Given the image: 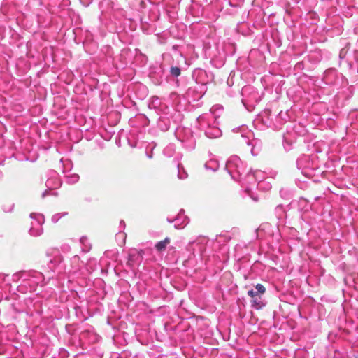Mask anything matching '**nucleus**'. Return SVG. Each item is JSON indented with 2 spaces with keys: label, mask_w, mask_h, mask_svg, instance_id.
<instances>
[{
  "label": "nucleus",
  "mask_w": 358,
  "mask_h": 358,
  "mask_svg": "<svg viewBox=\"0 0 358 358\" xmlns=\"http://www.w3.org/2000/svg\"><path fill=\"white\" fill-rule=\"evenodd\" d=\"M45 275L36 271H21L12 275L13 282L21 280L17 287L18 292L21 293L36 291L37 286H43L45 284Z\"/></svg>",
  "instance_id": "f257e3e1"
},
{
  "label": "nucleus",
  "mask_w": 358,
  "mask_h": 358,
  "mask_svg": "<svg viewBox=\"0 0 358 358\" xmlns=\"http://www.w3.org/2000/svg\"><path fill=\"white\" fill-rule=\"evenodd\" d=\"M198 127L204 132L208 138H217L221 136L222 131L216 118L212 114L201 115L197 118Z\"/></svg>",
  "instance_id": "f03ea898"
},
{
  "label": "nucleus",
  "mask_w": 358,
  "mask_h": 358,
  "mask_svg": "<svg viewBox=\"0 0 358 358\" xmlns=\"http://www.w3.org/2000/svg\"><path fill=\"white\" fill-rule=\"evenodd\" d=\"M225 169L231 178L241 181L242 176L246 173V166L237 155L231 156L226 162Z\"/></svg>",
  "instance_id": "7ed1b4c3"
},
{
  "label": "nucleus",
  "mask_w": 358,
  "mask_h": 358,
  "mask_svg": "<svg viewBox=\"0 0 358 358\" xmlns=\"http://www.w3.org/2000/svg\"><path fill=\"white\" fill-rule=\"evenodd\" d=\"M175 136L187 150H192L195 148L196 139L192 129L179 126L175 131Z\"/></svg>",
  "instance_id": "20e7f679"
},
{
  "label": "nucleus",
  "mask_w": 358,
  "mask_h": 358,
  "mask_svg": "<svg viewBox=\"0 0 358 358\" xmlns=\"http://www.w3.org/2000/svg\"><path fill=\"white\" fill-rule=\"evenodd\" d=\"M45 278L50 280L55 276H59L66 273V267L63 264V259L61 255H57L50 259L44 268Z\"/></svg>",
  "instance_id": "39448f33"
},
{
  "label": "nucleus",
  "mask_w": 358,
  "mask_h": 358,
  "mask_svg": "<svg viewBox=\"0 0 358 358\" xmlns=\"http://www.w3.org/2000/svg\"><path fill=\"white\" fill-rule=\"evenodd\" d=\"M242 103L248 110L253 108L260 101L258 92L251 86H245L242 89Z\"/></svg>",
  "instance_id": "423d86ee"
},
{
  "label": "nucleus",
  "mask_w": 358,
  "mask_h": 358,
  "mask_svg": "<svg viewBox=\"0 0 358 358\" xmlns=\"http://www.w3.org/2000/svg\"><path fill=\"white\" fill-rule=\"evenodd\" d=\"M265 173L259 170H256L253 173H247V181L250 180V179H254V182L251 187H246V192L255 201H257L258 199L257 198L252 196V191L255 188H263V185L264 184V179L265 178Z\"/></svg>",
  "instance_id": "0eeeda50"
},
{
  "label": "nucleus",
  "mask_w": 358,
  "mask_h": 358,
  "mask_svg": "<svg viewBox=\"0 0 358 358\" xmlns=\"http://www.w3.org/2000/svg\"><path fill=\"white\" fill-rule=\"evenodd\" d=\"M29 217L33 220L29 231V234L32 236H41L43 232L42 226L45 222L44 215L41 213H32L30 214Z\"/></svg>",
  "instance_id": "6e6552de"
},
{
  "label": "nucleus",
  "mask_w": 358,
  "mask_h": 358,
  "mask_svg": "<svg viewBox=\"0 0 358 358\" xmlns=\"http://www.w3.org/2000/svg\"><path fill=\"white\" fill-rule=\"evenodd\" d=\"M250 136H252V135L249 131L247 132V134H241V143L245 144L248 148H250V151L252 155L256 156L260 152L262 143L258 139L252 138L250 140Z\"/></svg>",
  "instance_id": "1a4fd4ad"
},
{
  "label": "nucleus",
  "mask_w": 358,
  "mask_h": 358,
  "mask_svg": "<svg viewBox=\"0 0 358 358\" xmlns=\"http://www.w3.org/2000/svg\"><path fill=\"white\" fill-rule=\"evenodd\" d=\"M192 78L195 80L196 84L200 85H206L213 80V77L211 73H208L204 69L197 68L195 69L192 72Z\"/></svg>",
  "instance_id": "9d476101"
},
{
  "label": "nucleus",
  "mask_w": 358,
  "mask_h": 358,
  "mask_svg": "<svg viewBox=\"0 0 358 358\" xmlns=\"http://www.w3.org/2000/svg\"><path fill=\"white\" fill-rule=\"evenodd\" d=\"M207 88L204 85L196 84L189 87L186 92V98L189 101H195L201 99L206 93Z\"/></svg>",
  "instance_id": "9b49d317"
},
{
  "label": "nucleus",
  "mask_w": 358,
  "mask_h": 358,
  "mask_svg": "<svg viewBox=\"0 0 358 358\" xmlns=\"http://www.w3.org/2000/svg\"><path fill=\"white\" fill-rule=\"evenodd\" d=\"M167 221L174 223V227L177 229L184 228L189 222L188 217L185 215L184 210H180L176 217H167Z\"/></svg>",
  "instance_id": "f8f14e48"
},
{
  "label": "nucleus",
  "mask_w": 358,
  "mask_h": 358,
  "mask_svg": "<svg viewBox=\"0 0 358 358\" xmlns=\"http://www.w3.org/2000/svg\"><path fill=\"white\" fill-rule=\"evenodd\" d=\"M208 243V239L205 236H199L193 241H190L187 245L188 250H198L202 252L205 250L206 245Z\"/></svg>",
  "instance_id": "ddd939ff"
},
{
  "label": "nucleus",
  "mask_w": 358,
  "mask_h": 358,
  "mask_svg": "<svg viewBox=\"0 0 358 358\" xmlns=\"http://www.w3.org/2000/svg\"><path fill=\"white\" fill-rule=\"evenodd\" d=\"M48 179L46 181V186L49 189H57L61 186V180L59 178L58 173L53 170H50L48 173Z\"/></svg>",
  "instance_id": "4468645a"
},
{
  "label": "nucleus",
  "mask_w": 358,
  "mask_h": 358,
  "mask_svg": "<svg viewBox=\"0 0 358 358\" xmlns=\"http://www.w3.org/2000/svg\"><path fill=\"white\" fill-rule=\"evenodd\" d=\"M296 166L299 170H301L302 173H306V171L309 168L310 162L308 155H302L296 160Z\"/></svg>",
  "instance_id": "2eb2a0df"
},
{
  "label": "nucleus",
  "mask_w": 358,
  "mask_h": 358,
  "mask_svg": "<svg viewBox=\"0 0 358 358\" xmlns=\"http://www.w3.org/2000/svg\"><path fill=\"white\" fill-rule=\"evenodd\" d=\"M80 268V257L78 255H74L71 259V266L69 268H66V273H76Z\"/></svg>",
  "instance_id": "dca6fc26"
},
{
  "label": "nucleus",
  "mask_w": 358,
  "mask_h": 358,
  "mask_svg": "<svg viewBox=\"0 0 358 358\" xmlns=\"http://www.w3.org/2000/svg\"><path fill=\"white\" fill-rule=\"evenodd\" d=\"M150 109H155L157 112L164 110V105L161 100L157 96H152L148 103Z\"/></svg>",
  "instance_id": "f3484780"
},
{
  "label": "nucleus",
  "mask_w": 358,
  "mask_h": 358,
  "mask_svg": "<svg viewBox=\"0 0 358 358\" xmlns=\"http://www.w3.org/2000/svg\"><path fill=\"white\" fill-rule=\"evenodd\" d=\"M205 168L207 170L215 171L219 168V163L217 159H211L205 163Z\"/></svg>",
  "instance_id": "a211bd4d"
},
{
  "label": "nucleus",
  "mask_w": 358,
  "mask_h": 358,
  "mask_svg": "<svg viewBox=\"0 0 358 358\" xmlns=\"http://www.w3.org/2000/svg\"><path fill=\"white\" fill-rule=\"evenodd\" d=\"M252 307L259 310L265 306L266 303L262 300L261 296H258L251 300Z\"/></svg>",
  "instance_id": "6ab92c4d"
},
{
  "label": "nucleus",
  "mask_w": 358,
  "mask_h": 358,
  "mask_svg": "<svg viewBox=\"0 0 358 358\" xmlns=\"http://www.w3.org/2000/svg\"><path fill=\"white\" fill-rule=\"evenodd\" d=\"M269 112H265V115L262 116V121L264 124L268 127H272L275 129H279L280 127L275 124L268 117Z\"/></svg>",
  "instance_id": "aec40b11"
},
{
  "label": "nucleus",
  "mask_w": 358,
  "mask_h": 358,
  "mask_svg": "<svg viewBox=\"0 0 358 358\" xmlns=\"http://www.w3.org/2000/svg\"><path fill=\"white\" fill-rule=\"evenodd\" d=\"M170 243V238L166 237L163 241H160L155 244V248L157 251H162L165 250L166 245Z\"/></svg>",
  "instance_id": "412c9836"
},
{
  "label": "nucleus",
  "mask_w": 358,
  "mask_h": 358,
  "mask_svg": "<svg viewBox=\"0 0 358 358\" xmlns=\"http://www.w3.org/2000/svg\"><path fill=\"white\" fill-rule=\"evenodd\" d=\"M60 163L62 164L63 166V173L64 174H66L68 172H69L72 169V163L71 161L66 159L64 160L63 159H60Z\"/></svg>",
  "instance_id": "4be33fe9"
},
{
  "label": "nucleus",
  "mask_w": 358,
  "mask_h": 358,
  "mask_svg": "<svg viewBox=\"0 0 358 358\" xmlns=\"http://www.w3.org/2000/svg\"><path fill=\"white\" fill-rule=\"evenodd\" d=\"M66 182L69 184H75L79 180V176L78 174L73 173V174H69L67 175L65 174Z\"/></svg>",
  "instance_id": "5701e85b"
},
{
  "label": "nucleus",
  "mask_w": 358,
  "mask_h": 358,
  "mask_svg": "<svg viewBox=\"0 0 358 358\" xmlns=\"http://www.w3.org/2000/svg\"><path fill=\"white\" fill-rule=\"evenodd\" d=\"M175 152V147L173 144L168 145L163 151V153L165 156L168 157H171L173 156Z\"/></svg>",
  "instance_id": "b1692460"
},
{
  "label": "nucleus",
  "mask_w": 358,
  "mask_h": 358,
  "mask_svg": "<svg viewBox=\"0 0 358 358\" xmlns=\"http://www.w3.org/2000/svg\"><path fill=\"white\" fill-rule=\"evenodd\" d=\"M178 177L180 180L187 178V173L180 164H178Z\"/></svg>",
  "instance_id": "393cba45"
},
{
  "label": "nucleus",
  "mask_w": 358,
  "mask_h": 358,
  "mask_svg": "<svg viewBox=\"0 0 358 358\" xmlns=\"http://www.w3.org/2000/svg\"><path fill=\"white\" fill-rule=\"evenodd\" d=\"M241 182H242V186L245 188V191L246 192V187L252 186V183L254 182V179H250V180L247 181V173H245L242 176V180Z\"/></svg>",
  "instance_id": "a878e982"
},
{
  "label": "nucleus",
  "mask_w": 358,
  "mask_h": 358,
  "mask_svg": "<svg viewBox=\"0 0 358 358\" xmlns=\"http://www.w3.org/2000/svg\"><path fill=\"white\" fill-rule=\"evenodd\" d=\"M68 213L66 212L56 213L52 216L51 220L53 223L57 222L62 217L66 215Z\"/></svg>",
  "instance_id": "bb28decb"
},
{
  "label": "nucleus",
  "mask_w": 358,
  "mask_h": 358,
  "mask_svg": "<svg viewBox=\"0 0 358 358\" xmlns=\"http://www.w3.org/2000/svg\"><path fill=\"white\" fill-rule=\"evenodd\" d=\"M181 70L178 66H171L170 69V73L173 77H178L180 76Z\"/></svg>",
  "instance_id": "cd10ccee"
},
{
  "label": "nucleus",
  "mask_w": 358,
  "mask_h": 358,
  "mask_svg": "<svg viewBox=\"0 0 358 358\" xmlns=\"http://www.w3.org/2000/svg\"><path fill=\"white\" fill-rule=\"evenodd\" d=\"M14 208V203L12 202H8V203H4L2 206V209L6 213H9L13 210Z\"/></svg>",
  "instance_id": "c85d7f7f"
},
{
  "label": "nucleus",
  "mask_w": 358,
  "mask_h": 358,
  "mask_svg": "<svg viewBox=\"0 0 358 358\" xmlns=\"http://www.w3.org/2000/svg\"><path fill=\"white\" fill-rule=\"evenodd\" d=\"M255 290L259 295L263 294L265 292L266 289L262 284H257L255 287Z\"/></svg>",
  "instance_id": "c756f323"
},
{
  "label": "nucleus",
  "mask_w": 358,
  "mask_h": 358,
  "mask_svg": "<svg viewBox=\"0 0 358 358\" xmlns=\"http://www.w3.org/2000/svg\"><path fill=\"white\" fill-rule=\"evenodd\" d=\"M137 257V258H139L140 257V255L139 254L136 252V251H134V252H130L129 254V264L130 265H131V262H133V260L134 259L135 257Z\"/></svg>",
  "instance_id": "7c9ffc66"
},
{
  "label": "nucleus",
  "mask_w": 358,
  "mask_h": 358,
  "mask_svg": "<svg viewBox=\"0 0 358 358\" xmlns=\"http://www.w3.org/2000/svg\"><path fill=\"white\" fill-rule=\"evenodd\" d=\"M283 145H284V148L286 150H289L291 149L292 143H291V142L287 141L285 137L284 138Z\"/></svg>",
  "instance_id": "2f4dec72"
},
{
  "label": "nucleus",
  "mask_w": 358,
  "mask_h": 358,
  "mask_svg": "<svg viewBox=\"0 0 358 358\" xmlns=\"http://www.w3.org/2000/svg\"><path fill=\"white\" fill-rule=\"evenodd\" d=\"M258 189L263 190V191H267L271 189V185L269 182H265L263 185V188H257Z\"/></svg>",
  "instance_id": "473e14b6"
},
{
  "label": "nucleus",
  "mask_w": 358,
  "mask_h": 358,
  "mask_svg": "<svg viewBox=\"0 0 358 358\" xmlns=\"http://www.w3.org/2000/svg\"><path fill=\"white\" fill-rule=\"evenodd\" d=\"M248 296H250L252 298V299L255 298V297H257L259 296V294L256 292L255 289H252L250 290H248Z\"/></svg>",
  "instance_id": "72a5a7b5"
},
{
  "label": "nucleus",
  "mask_w": 358,
  "mask_h": 358,
  "mask_svg": "<svg viewBox=\"0 0 358 358\" xmlns=\"http://www.w3.org/2000/svg\"><path fill=\"white\" fill-rule=\"evenodd\" d=\"M146 152V156L149 158V159H151L152 158V151L151 150L150 152H148L147 150L145 151Z\"/></svg>",
  "instance_id": "f704fd0d"
},
{
  "label": "nucleus",
  "mask_w": 358,
  "mask_h": 358,
  "mask_svg": "<svg viewBox=\"0 0 358 358\" xmlns=\"http://www.w3.org/2000/svg\"><path fill=\"white\" fill-rule=\"evenodd\" d=\"M276 212L282 211V207L281 206H278L275 208Z\"/></svg>",
  "instance_id": "c9c22d12"
},
{
  "label": "nucleus",
  "mask_w": 358,
  "mask_h": 358,
  "mask_svg": "<svg viewBox=\"0 0 358 358\" xmlns=\"http://www.w3.org/2000/svg\"><path fill=\"white\" fill-rule=\"evenodd\" d=\"M120 227H122L123 229L125 228V222L123 220H121L120 222Z\"/></svg>",
  "instance_id": "e433bc0d"
},
{
  "label": "nucleus",
  "mask_w": 358,
  "mask_h": 358,
  "mask_svg": "<svg viewBox=\"0 0 358 358\" xmlns=\"http://www.w3.org/2000/svg\"><path fill=\"white\" fill-rule=\"evenodd\" d=\"M87 241V238H85V237H82L80 238V242L83 243V244H85V242Z\"/></svg>",
  "instance_id": "4c0bfd02"
},
{
  "label": "nucleus",
  "mask_w": 358,
  "mask_h": 358,
  "mask_svg": "<svg viewBox=\"0 0 358 358\" xmlns=\"http://www.w3.org/2000/svg\"><path fill=\"white\" fill-rule=\"evenodd\" d=\"M47 191H45L43 194H42V197L44 198L47 194Z\"/></svg>",
  "instance_id": "58836bf2"
},
{
  "label": "nucleus",
  "mask_w": 358,
  "mask_h": 358,
  "mask_svg": "<svg viewBox=\"0 0 358 358\" xmlns=\"http://www.w3.org/2000/svg\"><path fill=\"white\" fill-rule=\"evenodd\" d=\"M117 235H118V236H124V237H125V235H124V234L119 233Z\"/></svg>",
  "instance_id": "ea45409f"
},
{
  "label": "nucleus",
  "mask_w": 358,
  "mask_h": 358,
  "mask_svg": "<svg viewBox=\"0 0 358 358\" xmlns=\"http://www.w3.org/2000/svg\"><path fill=\"white\" fill-rule=\"evenodd\" d=\"M83 250H85V252H87V251H89L90 248H86V249H83Z\"/></svg>",
  "instance_id": "a19ab883"
},
{
  "label": "nucleus",
  "mask_w": 358,
  "mask_h": 358,
  "mask_svg": "<svg viewBox=\"0 0 358 358\" xmlns=\"http://www.w3.org/2000/svg\"><path fill=\"white\" fill-rule=\"evenodd\" d=\"M7 276H8V275H6V276H4V277H3V281H6V279H5V278H6V277H7Z\"/></svg>",
  "instance_id": "79ce46f5"
},
{
  "label": "nucleus",
  "mask_w": 358,
  "mask_h": 358,
  "mask_svg": "<svg viewBox=\"0 0 358 358\" xmlns=\"http://www.w3.org/2000/svg\"><path fill=\"white\" fill-rule=\"evenodd\" d=\"M357 358H358V357H357Z\"/></svg>",
  "instance_id": "37998d69"
}]
</instances>
